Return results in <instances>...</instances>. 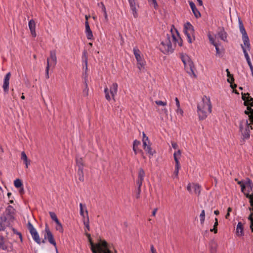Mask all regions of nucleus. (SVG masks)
I'll list each match as a JSON object with an SVG mask.
<instances>
[{
    "instance_id": "1",
    "label": "nucleus",
    "mask_w": 253,
    "mask_h": 253,
    "mask_svg": "<svg viewBox=\"0 0 253 253\" xmlns=\"http://www.w3.org/2000/svg\"><path fill=\"white\" fill-rule=\"evenodd\" d=\"M242 99L245 105L247 106L245 113L249 116V120L243 119L239 123V134L242 142H245L250 138L252 130H253V98L248 93H242Z\"/></svg>"
},
{
    "instance_id": "2",
    "label": "nucleus",
    "mask_w": 253,
    "mask_h": 253,
    "mask_svg": "<svg viewBox=\"0 0 253 253\" xmlns=\"http://www.w3.org/2000/svg\"><path fill=\"white\" fill-rule=\"evenodd\" d=\"M182 40L177 30L173 28L171 29L170 34L167 35L162 40L160 44V49L165 54L171 52L174 49V46H181Z\"/></svg>"
},
{
    "instance_id": "3",
    "label": "nucleus",
    "mask_w": 253,
    "mask_h": 253,
    "mask_svg": "<svg viewBox=\"0 0 253 253\" xmlns=\"http://www.w3.org/2000/svg\"><path fill=\"white\" fill-rule=\"evenodd\" d=\"M89 237L90 249L93 253H117L116 249L105 240H100L93 243L90 238V234H87Z\"/></svg>"
},
{
    "instance_id": "4",
    "label": "nucleus",
    "mask_w": 253,
    "mask_h": 253,
    "mask_svg": "<svg viewBox=\"0 0 253 253\" xmlns=\"http://www.w3.org/2000/svg\"><path fill=\"white\" fill-rule=\"evenodd\" d=\"M212 111V105L209 97L204 96L197 105V114L199 120H203L207 118Z\"/></svg>"
},
{
    "instance_id": "5",
    "label": "nucleus",
    "mask_w": 253,
    "mask_h": 253,
    "mask_svg": "<svg viewBox=\"0 0 253 253\" xmlns=\"http://www.w3.org/2000/svg\"><path fill=\"white\" fill-rule=\"evenodd\" d=\"M118 84L117 83H113L108 88L106 87L104 88V93L105 98L110 101L111 98L114 99V98L118 92Z\"/></svg>"
},
{
    "instance_id": "6",
    "label": "nucleus",
    "mask_w": 253,
    "mask_h": 253,
    "mask_svg": "<svg viewBox=\"0 0 253 253\" xmlns=\"http://www.w3.org/2000/svg\"><path fill=\"white\" fill-rule=\"evenodd\" d=\"M56 52L55 50L50 51V55L47 59L46 67L45 69L46 78H49V70L51 67H54L57 64Z\"/></svg>"
},
{
    "instance_id": "7",
    "label": "nucleus",
    "mask_w": 253,
    "mask_h": 253,
    "mask_svg": "<svg viewBox=\"0 0 253 253\" xmlns=\"http://www.w3.org/2000/svg\"><path fill=\"white\" fill-rule=\"evenodd\" d=\"M184 32L186 35L188 41L192 43L195 39V31L192 25L189 22L184 24Z\"/></svg>"
},
{
    "instance_id": "8",
    "label": "nucleus",
    "mask_w": 253,
    "mask_h": 253,
    "mask_svg": "<svg viewBox=\"0 0 253 253\" xmlns=\"http://www.w3.org/2000/svg\"><path fill=\"white\" fill-rule=\"evenodd\" d=\"M133 52L137 61L138 68L140 71L143 70L145 69L146 62L144 60L141 52L137 47H134L133 49Z\"/></svg>"
},
{
    "instance_id": "9",
    "label": "nucleus",
    "mask_w": 253,
    "mask_h": 253,
    "mask_svg": "<svg viewBox=\"0 0 253 253\" xmlns=\"http://www.w3.org/2000/svg\"><path fill=\"white\" fill-rule=\"evenodd\" d=\"M142 141L143 149L149 154V157L151 158L155 153V151L152 150L151 143L144 132H142Z\"/></svg>"
},
{
    "instance_id": "10",
    "label": "nucleus",
    "mask_w": 253,
    "mask_h": 253,
    "mask_svg": "<svg viewBox=\"0 0 253 253\" xmlns=\"http://www.w3.org/2000/svg\"><path fill=\"white\" fill-rule=\"evenodd\" d=\"M239 27L240 31L242 35V40L244 42V45H243L247 48L248 50L250 51L251 49V44L250 43L249 38L244 27L243 24L240 20H239Z\"/></svg>"
},
{
    "instance_id": "11",
    "label": "nucleus",
    "mask_w": 253,
    "mask_h": 253,
    "mask_svg": "<svg viewBox=\"0 0 253 253\" xmlns=\"http://www.w3.org/2000/svg\"><path fill=\"white\" fill-rule=\"evenodd\" d=\"M181 59L187 72L194 73V64L190 57L186 54H183L181 55Z\"/></svg>"
},
{
    "instance_id": "12",
    "label": "nucleus",
    "mask_w": 253,
    "mask_h": 253,
    "mask_svg": "<svg viewBox=\"0 0 253 253\" xmlns=\"http://www.w3.org/2000/svg\"><path fill=\"white\" fill-rule=\"evenodd\" d=\"M145 176V173L144 170L142 169H140L138 170V178L137 179L136 183L138 186V194L137 197L139 198V195L141 191V187L144 181V177Z\"/></svg>"
},
{
    "instance_id": "13",
    "label": "nucleus",
    "mask_w": 253,
    "mask_h": 253,
    "mask_svg": "<svg viewBox=\"0 0 253 253\" xmlns=\"http://www.w3.org/2000/svg\"><path fill=\"white\" fill-rule=\"evenodd\" d=\"M45 234L44 235V239H47L48 242L55 247L56 253H58V250L56 246V244L54 239L53 236L47 226H46L45 228Z\"/></svg>"
},
{
    "instance_id": "14",
    "label": "nucleus",
    "mask_w": 253,
    "mask_h": 253,
    "mask_svg": "<svg viewBox=\"0 0 253 253\" xmlns=\"http://www.w3.org/2000/svg\"><path fill=\"white\" fill-rule=\"evenodd\" d=\"M28 229L30 231V234L33 240L38 244H41V241L39 235L37 232L36 229L34 227L32 224L30 223H28Z\"/></svg>"
},
{
    "instance_id": "15",
    "label": "nucleus",
    "mask_w": 253,
    "mask_h": 253,
    "mask_svg": "<svg viewBox=\"0 0 253 253\" xmlns=\"http://www.w3.org/2000/svg\"><path fill=\"white\" fill-rule=\"evenodd\" d=\"M208 38L210 42L213 44L216 49V55L218 56H221L223 53V50L222 48H220L219 47V44L215 42L214 38L210 34L208 35Z\"/></svg>"
},
{
    "instance_id": "16",
    "label": "nucleus",
    "mask_w": 253,
    "mask_h": 253,
    "mask_svg": "<svg viewBox=\"0 0 253 253\" xmlns=\"http://www.w3.org/2000/svg\"><path fill=\"white\" fill-rule=\"evenodd\" d=\"M11 73L10 72L7 73L4 76L2 88L5 92H7L9 90V81Z\"/></svg>"
},
{
    "instance_id": "17",
    "label": "nucleus",
    "mask_w": 253,
    "mask_h": 253,
    "mask_svg": "<svg viewBox=\"0 0 253 253\" xmlns=\"http://www.w3.org/2000/svg\"><path fill=\"white\" fill-rule=\"evenodd\" d=\"M244 224L241 222H239L236 228V235L239 237L244 236Z\"/></svg>"
},
{
    "instance_id": "18",
    "label": "nucleus",
    "mask_w": 253,
    "mask_h": 253,
    "mask_svg": "<svg viewBox=\"0 0 253 253\" xmlns=\"http://www.w3.org/2000/svg\"><path fill=\"white\" fill-rule=\"evenodd\" d=\"M14 186L19 189V193L20 194L22 195L24 193V187L23 185V183L21 179L19 178L16 179L14 181Z\"/></svg>"
},
{
    "instance_id": "19",
    "label": "nucleus",
    "mask_w": 253,
    "mask_h": 253,
    "mask_svg": "<svg viewBox=\"0 0 253 253\" xmlns=\"http://www.w3.org/2000/svg\"><path fill=\"white\" fill-rule=\"evenodd\" d=\"M80 213L81 216L83 217V220L89 218L86 207L82 203L80 204Z\"/></svg>"
},
{
    "instance_id": "20",
    "label": "nucleus",
    "mask_w": 253,
    "mask_h": 253,
    "mask_svg": "<svg viewBox=\"0 0 253 253\" xmlns=\"http://www.w3.org/2000/svg\"><path fill=\"white\" fill-rule=\"evenodd\" d=\"M251 182L248 180L245 182V184L242 186V191L247 196H248L249 193L252 191Z\"/></svg>"
},
{
    "instance_id": "21",
    "label": "nucleus",
    "mask_w": 253,
    "mask_h": 253,
    "mask_svg": "<svg viewBox=\"0 0 253 253\" xmlns=\"http://www.w3.org/2000/svg\"><path fill=\"white\" fill-rule=\"evenodd\" d=\"M29 28L30 29L31 34L33 37L37 36L36 32V23L33 19L30 20L28 23Z\"/></svg>"
},
{
    "instance_id": "22",
    "label": "nucleus",
    "mask_w": 253,
    "mask_h": 253,
    "mask_svg": "<svg viewBox=\"0 0 253 253\" xmlns=\"http://www.w3.org/2000/svg\"><path fill=\"white\" fill-rule=\"evenodd\" d=\"M189 5L192 9V11L195 16L198 18L201 17V13L197 9L195 4L192 1H189Z\"/></svg>"
},
{
    "instance_id": "23",
    "label": "nucleus",
    "mask_w": 253,
    "mask_h": 253,
    "mask_svg": "<svg viewBox=\"0 0 253 253\" xmlns=\"http://www.w3.org/2000/svg\"><path fill=\"white\" fill-rule=\"evenodd\" d=\"M21 159L23 161L26 168H28L30 165L31 161L28 159L26 153L24 151L22 152L21 153Z\"/></svg>"
},
{
    "instance_id": "24",
    "label": "nucleus",
    "mask_w": 253,
    "mask_h": 253,
    "mask_svg": "<svg viewBox=\"0 0 253 253\" xmlns=\"http://www.w3.org/2000/svg\"><path fill=\"white\" fill-rule=\"evenodd\" d=\"M218 36L222 41L224 42L226 41L227 33L223 29H221L220 31L218 32Z\"/></svg>"
},
{
    "instance_id": "25",
    "label": "nucleus",
    "mask_w": 253,
    "mask_h": 253,
    "mask_svg": "<svg viewBox=\"0 0 253 253\" xmlns=\"http://www.w3.org/2000/svg\"><path fill=\"white\" fill-rule=\"evenodd\" d=\"M128 0L129 2L130 6V8H131V10L132 11L133 14L134 16H135V15L136 14V6H135V0Z\"/></svg>"
},
{
    "instance_id": "26",
    "label": "nucleus",
    "mask_w": 253,
    "mask_h": 253,
    "mask_svg": "<svg viewBox=\"0 0 253 253\" xmlns=\"http://www.w3.org/2000/svg\"><path fill=\"white\" fill-rule=\"evenodd\" d=\"M55 229L56 230L59 231L60 233H63L64 232V229L62 223L59 221V220L55 222Z\"/></svg>"
},
{
    "instance_id": "27",
    "label": "nucleus",
    "mask_w": 253,
    "mask_h": 253,
    "mask_svg": "<svg viewBox=\"0 0 253 253\" xmlns=\"http://www.w3.org/2000/svg\"><path fill=\"white\" fill-rule=\"evenodd\" d=\"M193 192H194L196 194L199 195L201 192V187L200 186L196 183H193Z\"/></svg>"
},
{
    "instance_id": "28",
    "label": "nucleus",
    "mask_w": 253,
    "mask_h": 253,
    "mask_svg": "<svg viewBox=\"0 0 253 253\" xmlns=\"http://www.w3.org/2000/svg\"><path fill=\"white\" fill-rule=\"evenodd\" d=\"M76 165L78 169H84V162L82 159L79 158L76 160Z\"/></svg>"
},
{
    "instance_id": "29",
    "label": "nucleus",
    "mask_w": 253,
    "mask_h": 253,
    "mask_svg": "<svg viewBox=\"0 0 253 253\" xmlns=\"http://www.w3.org/2000/svg\"><path fill=\"white\" fill-rule=\"evenodd\" d=\"M181 155V152L180 150H177L173 154V157L175 162H179V160L180 159Z\"/></svg>"
},
{
    "instance_id": "30",
    "label": "nucleus",
    "mask_w": 253,
    "mask_h": 253,
    "mask_svg": "<svg viewBox=\"0 0 253 253\" xmlns=\"http://www.w3.org/2000/svg\"><path fill=\"white\" fill-rule=\"evenodd\" d=\"M77 175L79 180L80 181H83L84 180V169H78Z\"/></svg>"
},
{
    "instance_id": "31",
    "label": "nucleus",
    "mask_w": 253,
    "mask_h": 253,
    "mask_svg": "<svg viewBox=\"0 0 253 253\" xmlns=\"http://www.w3.org/2000/svg\"><path fill=\"white\" fill-rule=\"evenodd\" d=\"M0 248L3 250H6L7 249V246L6 245V242L2 237L0 238Z\"/></svg>"
},
{
    "instance_id": "32",
    "label": "nucleus",
    "mask_w": 253,
    "mask_h": 253,
    "mask_svg": "<svg viewBox=\"0 0 253 253\" xmlns=\"http://www.w3.org/2000/svg\"><path fill=\"white\" fill-rule=\"evenodd\" d=\"M83 222H84V224L85 227V232H86L87 231H89L90 228H89V218L84 219ZM87 234H88L86 233V235L89 238V237Z\"/></svg>"
},
{
    "instance_id": "33",
    "label": "nucleus",
    "mask_w": 253,
    "mask_h": 253,
    "mask_svg": "<svg viewBox=\"0 0 253 253\" xmlns=\"http://www.w3.org/2000/svg\"><path fill=\"white\" fill-rule=\"evenodd\" d=\"M226 72L227 73V76L228 77V79L227 80V82L228 83H229L230 84L233 83L234 81L233 75L230 74L228 69H227L226 70Z\"/></svg>"
},
{
    "instance_id": "34",
    "label": "nucleus",
    "mask_w": 253,
    "mask_h": 253,
    "mask_svg": "<svg viewBox=\"0 0 253 253\" xmlns=\"http://www.w3.org/2000/svg\"><path fill=\"white\" fill-rule=\"evenodd\" d=\"M175 112H176V113L177 114V115L179 117H182L183 116V110L181 109V107L179 106V107H176V109L175 110Z\"/></svg>"
},
{
    "instance_id": "35",
    "label": "nucleus",
    "mask_w": 253,
    "mask_h": 253,
    "mask_svg": "<svg viewBox=\"0 0 253 253\" xmlns=\"http://www.w3.org/2000/svg\"><path fill=\"white\" fill-rule=\"evenodd\" d=\"M85 33L88 40H92L93 39V35L91 30L85 31Z\"/></svg>"
},
{
    "instance_id": "36",
    "label": "nucleus",
    "mask_w": 253,
    "mask_h": 253,
    "mask_svg": "<svg viewBox=\"0 0 253 253\" xmlns=\"http://www.w3.org/2000/svg\"><path fill=\"white\" fill-rule=\"evenodd\" d=\"M49 215H50V216L51 218L55 222H57V221L59 220L58 218H57V216H56V214H55V213H54V212L50 211L49 212Z\"/></svg>"
},
{
    "instance_id": "37",
    "label": "nucleus",
    "mask_w": 253,
    "mask_h": 253,
    "mask_svg": "<svg viewBox=\"0 0 253 253\" xmlns=\"http://www.w3.org/2000/svg\"><path fill=\"white\" fill-rule=\"evenodd\" d=\"M205 212L204 210H202L200 214V220L201 224H203L205 221Z\"/></svg>"
},
{
    "instance_id": "38",
    "label": "nucleus",
    "mask_w": 253,
    "mask_h": 253,
    "mask_svg": "<svg viewBox=\"0 0 253 253\" xmlns=\"http://www.w3.org/2000/svg\"><path fill=\"white\" fill-rule=\"evenodd\" d=\"M155 103L157 105L161 106H166L167 105V102L166 101L156 100L155 101Z\"/></svg>"
},
{
    "instance_id": "39",
    "label": "nucleus",
    "mask_w": 253,
    "mask_h": 253,
    "mask_svg": "<svg viewBox=\"0 0 253 253\" xmlns=\"http://www.w3.org/2000/svg\"><path fill=\"white\" fill-rule=\"evenodd\" d=\"M98 5L100 6L101 10H102V12L103 13V14L107 12L106 7L103 2H101L100 3H99Z\"/></svg>"
},
{
    "instance_id": "40",
    "label": "nucleus",
    "mask_w": 253,
    "mask_h": 253,
    "mask_svg": "<svg viewBox=\"0 0 253 253\" xmlns=\"http://www.w3.org/2000/svg\"><path fill=\"white\" fill-rule=\"evenodd\" d=\"M103 16H104L103 22L105 23H108L109 22V17H108L107 12L104 13Z\"/></svg>"
},
{
    "instance_id": "41",
    "label": "nucleus",
    "mask_w": 253,
    "mask_h": 253,
    "mask_svg": "<svg viewBox=\"0 0 253 253\" xmlns=\"http://www.w3.org/2000/svg\"><path fill=\"white\" fill-rule=\"evenodd\" d=\"M193 183H189L187 186V190L190 192H193Z\"/></svg>"
},
{
    "instance_id": "42",
    "label": "nucleus",
    "mask_w": 253,
    "mask_h": 253,
    "mask_svg": "<svg viewBox=\"0 0 253 253\" xmlns=\"http://www.w3.org/2000/svg\"><path fill=\"white\" fill-rule=\"evenodd\" d=\"M150 3H152L153 4V6L155 8L157 7L158 6V4L156 0H147Z\"/></svg>"
},
{
    "instance_id": "43",
    "label": "nucleus",
    "mask_w": 253,
    "mask_h": 253,
    "mask_svg": "<svg viewBox=\"0 0 253 253\" xmlns=\"http://www.w3.org/2000/svg\"><path fill=\"white\" fill-rule=\"evenodd\" d=\"M241 47L243 49V53L244 54V55L248 54V49L247 48H246L244 46H243L242 44H241Z\"/></svg>"
},
{
    "instance_id": "44",
    "label": "nucleus",
    "mask_w": 253,
    "mask_h": 253,
    "mask_svg": "<svg viewBox=\"0 0 253 253\" xmlns=\"http://www.w3.org/2000/svg\"><path fill=\"white\" fill-rule=\"evenodd\" d=\"M91 30L88 21H85V31Z\"/></svg>"
},
{
    "instance_id": "45",
    "label": "nucleus",
    "mask_w": 253,
    "mask_h": 253,
    "mask_svg": "<svg viewBox=\"0 0 253 253\" xmlns=\"http://www.w3.org/2000/svg\"><path fill=\"white\" fill-rule=\"evenodd\" d=\"M180 169V165L179 162H175L174 169L179 170Z\"/></svg>"
},
{
    "instance_id": "46",
    "label": "nucleus",
    "mask_w": 253,
    "mask_h": 253,
    "mask_svg": "<svg viewBox=\"0 0 253 253\" xmlns=\"http://www.w3.org/2000/svg\"><path fill=\"white\" fill-rule=\"evenodd\" d=\"M140 144V142L137 140H135L133 143V147H137Z\"/></svg>"
},
{
    "instance_id": "47",
    "label": "nucleus",
    "mask_w": 253,
    "mask_h": 253,
    "mask_svg": "<svg viewBox=\"0 0 253 253\" xmlns=\"http://www.w3.org/2000/svg\"><path fill=\"white\" fill-rule=\"evenodd\" d=\"M179 170L174 169L173 172L174 178H177L178 177Z\"/></svg>"
},
{
    "instance_id": "48",
    "label": "nucleus",
    "mask_w": 253,
    "mask_h": 253,
    "mask_svg": "<svg viewBox=\"0 0 253 253\" xmlns=\"http://www.w3.org/2000/svg\"><path fill=\"white\" fill-rule=\"evenodd\" d=\"M83 92H84V95H85V96H87L88 95V87L87 86L84 90Z\"/></svg>"
},
{
    "instance_id": "49",
    "label": "nucleus",
    "mask_w": 253,
    "mask_h": 253,
    "mask_svg": "<svg viewBox=\"0 0 253 253\" xmlns=\"http://www.w3.org/2000/svg\"><path fill=\"white\" fill-rule=\"evenodd\" d=\"M175 103H176V107H179V106H180V102H179V101L178 98L175 97Z\"/></svg>"
},
{
    "instance_id": "50",
    "label": "nucleus",
    "mask_w": 253,
    "mask_h": 253,
    "mask_svg": "<svg viewBox=\"0 0 253 253\" xmlns=\"http://www.w3.org/2000/svg\"><path fill=\"white\" fill-rule=\"evenodd\" d=\"M151 253H157L153 245L151 246Z\"/></svg>"
},
{
    "instance_id": "51",
    "label": "nucleus",
    "mask_w": 253,
    "mask_h": 253,
    "mask_svg": "<svg viewBox=\"0 0 253 253\" xmlns=\"http://www.w3.org/2000/svg\"><path fill=\"white\" fill-rule=\"evenodd\" d=\"M171 146H172V148H174V149H177L178 146H177V144L176 143L172 142L171 143Z\"/></svg>"
},
{
    "instance_id": "52",
    "label": "nucleus",
    "mask_w": 253,
    "mask_h": 253,
    "mask_svg": "<svg viewBox=\"0 0 253 253\" xmlns=\"http://www.w3.org/2000/svg\"><path fill=\"white\" fill-rule=\"evenodd\" d=\"M246 182H244L242 181H239L238 182V183L241 186V190H242V186H243L245 184Z\"/></svg>"
},
{
    "instance_id": "53",
    "label": "nucleus",
    "mask_w": 253,
    "mask_h": 253,
    "mask_svg": "<svg viewBox=\"0 0 253 253\" xmlns=\"http://www.w3.org/2000/svg\"><path fill=\"white\" fill-rule=\"evenodd\" d=\"M248 65H249V67H250V70H251V72H252V71H253V65H252V62H251V63H248Z\"/></svg>"
},
{
    "instance_id": "54",
    "label": "nucleus",
    "mask_w": 253,
    "mask_h": 253,
    "mask_svg": "<svg viewBox=\"0 0 253 253\" xmlns=\"http://www.w3.org/2000/svg\"><path fill=\"white\" fill-rule=\"evenodd\" d=\"M210 231L211 232H214V233H216L217 232V230L216 228L214 227L212 229H211L210 230Z\"/></svg>"
},
{
    "instance_id": "55",
    "label": "nucleus",
    "mask_w": 253,
    "mask_h": 253,
    "mask_svg": "<svg viewBox=\"0 0 253 253\" xmlns=\"http://www.w3.org/2000/svg\"><path fill=\"white\" fill-rule=\"evenodd\" d=\"M215 222L214 223L213 227L216 228L218 225V221H217V219L216 218L215 219Z\"/></svg>"
},
{
    "instance_id": "56",
    "label": "nucleus",
    "mask_w": 253,
    "mask_h": 253,
    "mask_svg": "<svg viewBox=\"0 0 253 253\" xmlns=\"http://www.w3.org/2000/svg\"><path fill=\"white\" fill-rule=\"evenodd\" d=\"M230 86L232 88H234L237 86V85L236 84H233V83L230 84Z\"/></svg>"
},
{
    "instance_id": "57",
    "label": "nucleus",
    "mask_w": 253,
    "mask_h": 253,
    "mask_svg": "<svg viewBox=\"0 0 253 253\" xmlns=\"http://www.w3.org/2000/svg\"><path fill=\"white\" fill-rule=\"evenodd\" d=\"M157 210L156 209H154L152 212V215L155 216L156 212H157Z\"/></svg>"
},
{
    "instance_id": "58",
    "label": "nucleus",
    "mask_w": 253,
    "mask_h": 253,
    "mask_svg": "<svg viewBox=\"0 0 253 253\" xmlns=\"http://www.w3.org/2000/svg\"><path fill=\"white\" fill-rule=\"evenodd\" d=\"M137 147H133V151L134 152L135 154H136L137 153Z\"/></svg>"
},
{
    "instance_id": "59",
    "label": "nucleus",
    "mask_w": 253,
    "mask_h": 253,
    "mask_svg": "<svg viewBox=\"0 0 253 253\" xmlns=\"http://www.w3.org/2000/svg\"><path fill=\"white\" fill-rule=\"evenodd\" d=\"M197 0L198 2L199 5H200V6L203 5V2H202V0Z\"/></svg>"
},
{
    "instance_id": "60",
    "label": "nucleus",
    "mask_w": 253,
    "mask_h": 253,
    "mask_svg": "<svg viewBox=\"0 0 253 253\" xmlns=\"http://www.w3.org/2000/svg\"><path fill=\"white\" fill-rule=\"evenodd\" d=\"M90 17L89 15H85V21H88L89 18Z\"/></svg>"
},
{
    "instance_id": "61",
    "label": "nucleus",
    "mask_w": 253,
    "mask_h": 253,
    "mask_svg": "<svg viewBox=\"0 0 253 253\" xmlns=\"http://www.w3.org/2000/svg\"><path fill=\"white\" fill-rule=\"evenodd\" d=\"M229 216H230V212H227V213H226V214L225 215V218H226V219H228V218H229Z\"/></svg>"
},
{
    "instance_id": "62",
    "label": "nucleus",
    "mask_w": 253,
    "mask_h": 253,
    "mask_svg": "<svg viewBox=\"0 0 253 253\" xmlns=\"http://www.w3.org/2000/svg\"><path fill=\"white\" fill-rule=\"evenodd\" d=\"M246 59L247 62V63H251V59H250V57H249V58H246Z\"/></svg>"
},
{
    "instance_id": "63",
    "label": "nucleus",
    "mask_w": 253,
    "mask_h": 253,
    "mask_svg": "<svg viewBox=\"0 0 253 253\" xmlns=\"http://www.w3.org/2000/svg\"><path fill=\"white\" fill-rule=\"evenodd\" d=\"M4 227L2 226L1 225H0V231H3L4 230Z\"/></svg>"
},
{
    "instance_id": "64",
    "label": "nucleus",
    "mask_w": 253,
    "mask_h": 253,
    "mask_svg": "<svg viewBox=\"0 0 253 253\" xmlns=\"http://www.w3.org/2000/svg\"><path fill=\"white\" fill-rule=\"evenodd\" d=\"M214 214H216V215H218V214H219V211H218L216 210V211H214Z\"/></svg>"
}]
</instances>
